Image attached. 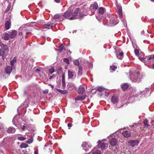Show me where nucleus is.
<instances>
[{
  "mask_svg": "<svg viewBox=\"0 0 154 154\" xmlns=\"http://www.w3.org/2000/svg\"><path fill=\"white\" fill-rule=\"evenodd\" d=\"M82 74V68L81 67L79 66L78 72V75L80 76Z\"/></svg>",
  "mask_w": 154,
  "mask_h": 154,
  "instance_id": "2f4dec72",
  "label": "nucleus"
},
{
  "mask_svg": "<svg viewBox=\"0 0 154 154\" xmlns=\"http://www.w3.org/2000/svg\"><path fill=\"white\" fill-rule=\"evenodd\" d=\"M2 37L5 40H8L10 38L9 34L7 33H4L2 36Z\"/></svg>",
  "mask_w": 154,
  "mask_h": 154,
  "instance_id": "2eb2a0df",
  "label": "nucleus"
},
{
  "mask_svg": "<svg viewBox=\"0 0 154 154\" xmlns=\"http://www.w3.org/2000/svg\"><path fill=\"white\" fill-rule=\"evenodd\" d=\"M123 23L124 24V25L125 26V25H126V22L125 21H123Z\"/></svg>",
  "mask_w": 154,
  "mask_h": 154,
  "instance_id": "4d7b16f0",
  "label": "nucleus"
},
{
  "mask_svg": "<svg viewBox=\"0 0 154 154\" xmlns=\"http://www.w3.org/2000/svg\"><path fill=\"white\" fill-rule=\"evenodd\" d=\"M26 128V126L24 125H23L22 127V129L23 130H24Z\"/></svg>",
  "mask_w": 154,
  "mask_h": 154,
  "instance_id": "603ef678",
  "label": "nucleus"
},
{
  "mask_svg": "<svg viewBox=\"0 0 154 154\" xmlns=\"http://www.w3.org/2000/svg\"><path fill=\"white\" fill-rule=\"evenodd\" d=\"M129 87L128 85L127 84L125 83L122 85V88L124 90H125L127 89Z\"/></svg>",
  "mask_w": 154,
  "mask_h": 154,
  "instance_id": "cd10ccee",
  "label": "nucleus"
},
{
  "mask_svg": "<svg viewBox=\"0 0 154 154\" xmlns=\"http://www.w3.org/2000/svg\"><path fill=\"white\" fill-rule=\"evenodd\" d=\"M26 139V138L22 137H18V139L21 141L25 140Z\"/></svg>",
  "mask_w": 154,
  "mask_h": 154,
  "instance_id": "79ce46f5",
  "label": "nucleus"
},
{
  "mask_svg": "<svg viewBox=\"0 0 154 154\" xmlns=\"http://www.w3.org/2000/svg\"><path fill=\"white\" fill-rule=\"evenodd\" d=\"M55 2L57 3H59L60 2V0H55Z\"/></svg>",
  "mask_w": 154,
  "mask_h": 154,
  "instance_id": "864d4df0",
  "label": "nucleus"
},
{
  "mask_svg": "<svg viewBox=\"0 0 154 154\" xmlns=\"http://www.w3.org/2000/svg\"><path fill=\"white\" fill-rule=\"evenodd\" d=\"M104 89L103 88L101 87H99L97 88V90L98 91L101 92L104 91Z\"/></svg>",
  "mask_w": 154,
  "mask_h": 154,
  "instance_id": "e433bc0d",
  "label": "nucleus"
},
{
  "mask_svg": "<svg viewBox=\"0 0 154 154\" xmlns=\"http://www.w3.org/2000/svg\"><path fill=\"white\" fill-rule=\"evenodd\" d=\"M44 22V20H42V23H43Z\"/></svg>",
  "mask_w": 154,
  "mask_h": 154,
  "instance_id": "69168bd1",
  "label": "nucleus"
},
{
  "mask_svg": "<svg viewBox=\"0 0 154 154\" xmlns=\"http://www.w3.org/2000/svg\"><path fill=\"white\" fill-rule=\"evenodd\" d=\"M118 100V98L116 95L112 96L111 98V102L113 104L116 103L117 102Z\"/></svg>",
  "mask_w": 154,
  "mask_h": 154,
  "instance_id": "ddd939ff",
  "label": "nucleus"
},
{
  "mask_svg": "<svg viewBox=\"0 0 154 154\" xmlns=\"http://www.w3.org/2000/svg\"><path fill=\"white\" fill-rule=\"evenodd\" d=\"M49 85L50 86L51 88H54V86L52 85L51 84H49Z\"/></svg>",
  "mask_w": 154,
  "mask_h": 154,
  "instance_id": "6e6d98bb",
  "label": "nucleus"
},
{
  "mask_svg": "<svg viewBox=\"0 0 154 154\" xmlns=\"http://www.w3.org/2000/svg\"><path fill=\"white\" fill-rule=\"evenodd\" d=\"M33 141V139L32 138H31L30 139H29L26 143L28 144H30L32 143Z\"/></svg>",
  "mask_w": 154,
  "mask_h": 154,
  "instance_id": "4c0bfd02",
  "label": "nucleus"
},
{
  "mask_svg": "<svg viewBox=\"0 0 154 154\" xmlns=\"http://www.w3.org/2000/svg\"><path fill=\"white\" fill-rule=\"evenodd\" d=\"M29 146L28 144L25 143H22L20 145V147L21 148H26L28 147Z\"/></svg>",
  "mask_w": 154,
  "mask_h": 154,
  "instance_id": "c756f323",
  "label": "nucleus"
},
{
  "mask_svg": "<svg viewBox=\"0 0 154 154\" xmlns=\"http://www.w3.org/2000/svg\"><path fill=\"white\" fill-rule=\"evenodd\" d=\"M55 75L54 74H53L51 76L49 77V79L50 80L52 79L53 78H54Z\"/></svg>",
  "mask_w": 154,
  "mask_h": 154,
  "instance_id": "09e8293b",
  "label": "nucleus"
},
{
  "mask_svg": "<svg viewBox=\"0 0 154 154\" xmlns=\"http://www.w3.org/2000/svg\"><path fill=\"white\" fill-rule=\"evenodd\" d=\"M0 46L1 47L3 48L4 50H7L8 51L9 50L8 48L7 47V45L4 44L3 43H1L0 44Z\"/></svg>",
  "mask_w": 154,
  "mask_h": 154,
  "instance_id": "b1692460",
  "label": "nucleus"
},
{
  "mask_svg": "<svg viewBox=\"0 0 154 154\" xmlns=\"http://www.w3.org/2000/svg\"><path fill=\"white\" fill-rule=\"evenodd\" d=\"M11 8V6L10 5H8V6L6 9L5 11V13H7L10 10Z\"/></svg>",
  "mask_w": 154,
  "mask_h": 154,
  "instance_id": "c03bdc74",
  "label": "nucleus"
},
{
  "mask_svg": "<svg viewBox=\"0 0 154 154\" xmlns=\"http://www.w3.org/2000/svg\"><path fill=\"white\" fill-rule=\"evenodd\" d=\"M14 69V67H12L11 66H7L5 67V72L6 74H10L12 69Z\"/></svg>",
  "mask_w": 154,
  "mask_h": 154,
  "instance_id": "1a4fd4ad",
  "label": "nucleus"
},
{
  "mask_svg": "<svg viewBox=\"0 0 154 154\" xmlns=\"http://www.w3.org/2000/svg\"><path fill=\"white\" fill-rule=\"evenodd\" d=\"M82 146L83 149L86 151L88 150L89 149L91 148V145L88 144V143L86 142H84L82 143Z\"/></svg>",
  "mask_w": 154,
  "mask_h": 154,
  "instance_id": "6e6552de",
  "label": "nucleus"
},
{
  "mask_svg": "<svg viewBox=\"0 0 154 154\" xmlns=\"http://www.w3.org/2000/svg\"><path fill=\"white\" fill-rule=\"evenodd\" d=\"M56 89L60 93L63 94H66L68 93V92L66 90H62L57 88H56Z\"/></svg>",
  "mask_w": 154,
  "mask_h": 154,
  "instance_id": "bb28decb",
  "label": "nucleus"
},
{
  "mask_svg": "<svg viewBox=\"0 0 154 154\" xmlns=\"http://www.w3.org/2000/svg\"><path fill=\"white\" fill-rule=\"evenodd\" d=\"M85 89H87V86L86 85H81L79 88L78 93L79 94H82L85 91Z\"/></svg>",
  "mask_w": 154,
  "mask_h": 154,
  "instance_id": "0eeeda50",
  "label": "nucleus"
},
{
  "mask_svg": "<svg viewBox=\"0 0 154 154\" xmlns=\"http://www.w3.org/2000/svg\"><path fill=\"white\" fill-rule=\"evenodd\" d=\"M38 154V149H37L34 152V154Z\"/></svg>",
  "mask_w": 154,
  "mask_h": 154,
  "instance_id": "8fccbe9b",
  "label": "nucleus"
},
{
  "mask_svg": "<svg viewBox=\"0 0 154 154\" xmlns=\"http://www.w3.org/2000/svg\"><path fill=\"white\" fill-rule=\"evenodd\" d=\"M72 124L71 123H69L68 124V126L69 127H72Z\"/></svg>",
  "mask_w": 154,
  "mask_h": 154,
  "instance_id": "3c124183",
  "label": "nucleus"
},
{
  "mask_svg": "<svg viewBox=\"0 0 154 154\" xmlns=\"http://www.w3.org/2000/svg\"><path fill=\"white\" fill-rule=\"evenodd\" d=\"M85 98V95H80L76 97L75 98V100H82Z\"/></svg>",
  "mask_w": 154,
  "mask_h": 154,
  "instance_id": "a211bd4d",
  "label": "nucleus"
},
{
  "mask_svg": "<svg viewBox=\"0 0 154 154\" xmlns=\"http://www.w3.org/2000/svg\"><path fill=\"white\" fill-rule=\"evenodd\" d=\"M64 48V46L63 45H61L60 46H59V49L58 50V51L59 52H61L62 50H63Z\"/></svg>",
  "mask_w": 154,
  "mask_h": 154,
  "instance_id": "c9c22d12",
  "label": "nucleus"
},
{
  "mask_svg": "<svg viewBox=\"0 0 154 154\" xmlns=\"http://www.w3.org/2000/svg\"><path fill=\"white\" fill-rule=\"evenodd\" d=\"M69 53H70V54L71 53V51H69Z\"/></svg>",
  "mask_w": 154,
  "mask_h": 154,
  "instance_id": "338daca9",
  "label": "nucleus"
},
{
  "mask_svg": "<svg viewBox=\"0 0 154 154\" xmlns=\"http://www.w3.org/2000/svg\"><path fill=\"white\" fill-rule=\"evenodd\" d=\"M138 140H131L128 142V145L132 147H134L135 146H137L139 143Z\"/></svg>",
  "mask_w": 154,
  "mask_h": 154,
  "instance_id": "39448f33",
  "label": "nucleus"
},
{
  "mask_svg": "<svg viewBox=\"0 0 154 154\" xmlns=\"http://www.w3.org/2000/svg\"><path fill=\"white\" fill-rule=\"evenodd\" d=\"M98 143V147L100 148L102 150L106 149L108 147V142L106 140H103L101 141L99 140Z\"/></svg>",
  "mask_w": 154,
  "mask_h": 154,
  "instance_id": "f03ea898",
  "label": "nucleus"
},
{
  "mask_svg": "<svg viewBox=\"0 0 154 154\" xmlns=\"http://www.w3.org/2000/svg\"><path fill=\"white\" fill-rule=\"evenodd\" d=\"M36 71H38V69H37L36 70Z\"/></svg>",
  "mask_w": 154,
  "mask_h": 154,
  "instance_id": "0e129e2a",
  "label": "nucleus"
},
{
  "mask_svg": "<svg viewBox=\"0 0 154 154\" xmlns=\"http://www.w3.org/2000/svg\"><path fill=\"white\" fill-rule=\"evenodd\" d=\"M92 154H101L100 150L97 148H94L92 150Z\"/></svg>",
  "mask_w": 154,
  "mask_h": 154,
  "instance_id": "f3484780",
  "label": "nucleus"
},
{
  "mask_svg": "<svg viewBox=\"0 0 154 154\" xmlns=\"http://www.w3.org/2000/svg\"><path fill=\"white\" fill-rule=\"evenodd\" d=\"M117 142V139L115 138H113L111 139L110 142V144L112 146H114L116 145Z\"/></svg>",
  "mask_w": 154,
  "mask_h": 154,
  "instance_id": "6ab92c4d",
  "label": "nucleus"
},
{
  "mask_svg": "<svg viewBox=\"0 0 154 154\" xmlns=\"http://www.w3.org/2000/svg\"><path fill=\"white\" fill-rule=\"evenodd\" d=\"M122 135L125 137H128L131 135V133L128 131H124L122 132Z\"/></svg>",
  "mask_w": 154,
  "mask_h": 154,
  "instance_id": "aec40b11",
  "label": "nucleus"
},
{
  "mask_svg": "<svg viewBox=\"0 0 154 154\" xmlns=\"http://www.w3.org/2000/svg\"><path fill=\"white\" fill-rule=\"evenodd\" d=\"M16 57H14L13 60L10 62L11 66L12 67L15 68L14 66V63H16Z\"/></svg>",
  "mask_w": 154,
  "mask_h": 154,
  "instance_id": "4be33fe9",
  "label": "nucleus"
},
{
  "mask_svg": "<svg viewBox=\"0 0 154 154\" xmlns=\"http://www.w3.org/2000/svg\"><path fill=\"white\" fill-rule=\"evenodd\" d=\"M9 33H10L9 34L10 38H15L17 34V32L15 30H12L9 32Z\"/></svg>",
  "mask_w": 154,
  "mask_h": 154,
  "instance_id": "9b49d317",
  "label": "nucleus"
},
{
  "mask_svg": "<svg viewBox=\"0 0 154 154\" xmlns=\"http://www.w3.org/2000/svg\"><path fill=\"white\" fill-rule=\"evenodd\" d=\"M54 71V68L52 67L49 69V72L50 74H52Z\"/></svg>",
  "mask_w": 154,
  "mask_h": 154,
  "instance_id": "a19ab883",
  "label": "nucleus"
},
{
  "mask_svg": "<svg viewBox=\"0 0 154 154\" xmlns=\"http://www.w3.org/2000/svg\"><path fill=\"white\" fill-rule=\"evenodd\" d=\"M11 20L10 19H7L5 24V28L6 30L8 29L11 27Z\"/></svg>",
  "mask_w": 154,
  "mask_h": 154,
  "instance_id": "f8f14e48",
  "label": "nucleus"
},
{
  "mask_svg": "<svg viewBox=\"0 0 154 154\" xmlns=\"http://www.w3.org/2000/svg\"><path fill=\"white\" fill-rule=\"evenodd\" d=\"M79 11V8H77L75 11L73 13H72L71 11H67L63 13V16L65 18L67 19L69 18V19L70 20L75 19L79 18L78 16Z\"/></svg>",
  "mask_w": 154,
  "mask_h": 154,
  "instance_id": "f257e3e1",
  "label": "nucleus"
},
{
  "mask_svg": "<svg viewBox=\"0 0 154 154\" xmlns=\"http://www.w3.org/2000/svg\"><path fill=\"white\" fill-rule=\"evenodd\" d=\"M63 61L67 64H69V60L68 59L66 58H64L63 59Z\"/></svg>",
  "mask_w": 154,
  "mask_h": 154,
  "instance_id": "37998d69",
  "label": "nucleus"
},
{
  "mask_svg": "<svg viewBox=\"0 0 154 154\" xmlns=\"http://www.w3.org/2000/svg\"><path fill=\"white\" fill-rule=\"evenodd\" d=\"M116 56L118 58L122 59L123 57V53L122 52H120L119 54L117 53Z\"/></svg>",
  "mask_w": 154,
  "mask_h": 154,
  "instance_id": "5701e85b",
  "label": "nucleus"
},
{
  "mask_svg": "<svg viewBox=\"0 0 154 154\" xmlns=\"http://www.w3.org/2000/svg\"><path fill=\"white\" fill-rule=\"evenodd\" d=\"M117 66H110V71L112 72H114L115 70L117 69Z\"/></svg>",
  "mask_w": 154,
  "mask_h": 154,
  "instance_id": "7c9ffc66",
  "label": "nucleus"
},
{
  "mask_svg": "<svg viewBox=\"0 0 154 154\" xmlns=\"http://www.w3.org/2000/svg\"><path fill=\"white\" fill-rule=\"evenodd\" d=\"M98 7L97 3L95 2L93 4H91L90 6L91 9L95 11L97 9Z\"/></svg>",
  "mask_w": 154,
  "mask_h": 154,
  "instance_id": "4468645a",
  "label": "nucleus"
},
{
  "mask_svg": "<svg viewBox=\"0 0 154 154\" xmlns=\"http://www.w3.org/2000/svg\"><path fill=\"white\" fill-rule=\"evenodd\" d=\"M62 81H65V77L64 74L62 75Z\"/></svg>",
  "mask_w": 154,
  "mask_h": 154,
  "instance_id": "49530a36",
  "label": "nucleus"
},
{
  "mask_svg": "<svg viewBox=\"0 0 154 154\" xmlns=\"http://www.w3.org/2000/svg\"><path fill=\"white\" fill-rule=\"evenodd\" d=\"M130 126L132 128V127H134V125H131V126L130 125Z\"/></svg>",
  "mask_w": 154,
  "mask_h": 154,
  "instance_id": "052dcab7",
  "label": "nucleus"
},
{
  "mask_svg": "<svg viewBox=\"0 0 154 154\" xmlns=\"http://www.w3.org/2000/svg\"><path fill=\"white\" fill-rule=\"evenodd\" d=\"M153 69H154V63L152 64Z\"/></svg>",
  "mask_w": 154,
  "mask_h": 154,
  "instance_id": "680f3d73",
  "label": "nucleus"
},
{
  "mask_svg": "<svg viewBox=\"0 0 154 154\" xmlns=\"http://www.w3.org/2000/svg\"><path fill=\"white\" fill-rule=\"evenodd\" d=\"M52 24H47L44 25V27L45 28L48 29H49L52 28Z\"/></svg>",
  "mask_w": 154,
  "mask_h": 154,
  "instance_id": "473e14b6",
  "label": "nucleus"
},
{
  "mask_svg": "<svg viewBox=\"0 0 154 154\" xmlns=\"http://www.w3.org/2000/svg\"><path fill=\"white\" fill-rule=\"evenodd\" d=\"M142 55H143V57H144V54H143V53H142Z\"/></svg>",
  "mask_w": 154,
  "mask_h": 154,
  "instance_id": "e2e57ef3",
  "label": "nucleus"
},
{
  "mask_svg": "<svg viewBox=\"0 0 154 154\" xmlns=\"http://www.w3.org/2000/svg\"><path fill=\"white\" fill-rule=\"evenodd\" d=\"M43 93L44 94H47L48 92V89L45 90L44 91H43Z\"/></svg>",
  "mask_w": 154,
  "mask_h": 154,
  "instance_id": "de8ad7c7",
  "label": "nucleus"
},
{
  "mask_svg": "<svg viewBox=\"0 0 154 154\" xmlns=\"http://www.w3.org/2000/svg\"><path fill=\"white\" fill-rule=\"evenodd\" d=\"M42 138H40L39 137V141H40V140H42Z\"/></svg>",
  "mask_w": 154,
  "mask_h": 154,
  "instance_id": "13d9d810",
  "label": "nucleus"
},
{
  "mask_svg": "<svg viewBox=\"0 0 154 154\" xmlns=\"http://www.w3.org/2000/svg\"><path fill=\"white\" fill-rule=\"evenodd\" d=\"M140 74L139 72L137 71L134 75H132L130 77V79L134 82H139L140 81Z\"/></svg>",
  "mask_w": 154,
  "mask_h": 154,
  "instance_id": "7ed1b4c3",
  "label": "nucleus"
},
{
  "mask_svg": "<svg viewBox=\"0 0 154 154\" xmlns=\"http://www.w3.org/2000/svg\"><path fill=\"white\" fill-rule=\"evenodd\" d=\"M5 50L3 49H0V56L2 57V59L3 60L4 59V56L5 54Z\"/></svg>",
  "mask_w": 154,
  "mask_h": 154,
  "instance_id": "393cba45",
  "label": "nucleus"
},
{
  "mask_svg": "<svg viewBox=\"0 0 154 154\" xmlns=\"http://www.w3.org/2000/svg\"><path fill=\"white\" fill-rule=\"evenodd\" d=\"M39 72H40V69H39Z\"/></svg>",
  "mask_w": 154,
  "mask_h": 154,
  "instance_id": "774afa93",
  "label": "nucleus"
},
{
  "mask_svg": "<svg viewBox=\"0 0 154 154\" xmlns=\"http://www.w3.org/2000/svg\"><path fill=\"white\" fill-rule=\"evenodd\" d=\"M118 21L115 20L113 19H111L110 20V23L113 25H116L118 23Z\"/></svg>",
  "mask_w": 154,
  "mask_h": 154,
  "instance_id": "c85d7f7f",
  "label": "nucleus"
},
{
  "mask_svg": "<svg viewBox=\"0 0 154 154\" xmlns=\"http://www.w3.org/2000/svg\"><path fill=\"white\" fill-rule=\"evenodd\" d=\"M152 59H154V55H152Z\"/></svg>",
  "mask_w": 154,
  "mask_h": 154,
  "instance_id": "bf43d9fd",
  "label": "nucleus"
},
{
  "mask_svg": "<svg viewBox=\"0 0 154 154\" xmlns=\"http://www.w3.org/2000/svg\"><path fill=\"white\" fill-rule=\"evenodd\" d=\"M74 64L77 66H78L79 64V60H76L74 62Z\"/></svg>",
  "mask_w": 154,
  "mask_h": 154,
  "instance_id": "58836bf2",
  "label": "nucleus"
},
{
  "mask_svg": "<svg viewBox=\"0 0 154 154\" xmlns=\"http://www.w3.org/2000/svg\"><path fill=\"white\" fill-rule=\"evenodd\" d=\"M60 15L59 14H57L54 15V18L55 19H58L60 18Z\"/></svg>",
  "mask_w": 154,
  "mask_h": 154,
  "instance_id": "ea45409f",
  "label": "nucleus"
},
{
  "mask_svg": "<svg viewBox=\"0 0 154 154\" xmlns=\"http://www.w3.org/2000/svg\"><path fill=\"white\" fill-rule=\"evenodd\" d=\"M148 121L147 120H145L144 121L143 123L145 127H148L149 125L148 124Z\"/></svg>",
  "mask_w": 154,
  "mask_h": 154,
  "instance_id": "72a5a7b5",
  "label": "nucleus"
},
{
  "mask_svg": "<svg viewBox=\"0 0 154 154\" xmlns=\"http://www.w3.org/2000/svg\"><path fill=\"white\" fill-rule=\"evenodd\" d=\"M68 78L69 79H75L76 77V74L75 72L69 70L68 71Z\"/></svg>",
  "mask_w": 154,
  "mask_h": 154,
  "instance_id": "9d476101",
  "label": "nucleus"
},
{
  "mask_svg": "<svg viewBox=\"0 0 154 154\" xmlns=\"http://www.w3.org/2000/svg\"><path fill=\"white\" fill-rule=\"evenodd\" d=\"M62 86L63 89L65 88L66 87V83L65 81H62Z\"/></svg>",
  "mask_w": 154,
  "mask_h": 154,
  "instance_id": "a18cd8bd",
  "label": "nucleus"
},
{
  "mask_svg": "<svg viewBox=\"0 0 154 154\" xmlns=\"http://www.w3.org/2000/svg\"><path fill=\"white\" fill-rule=\"evenodd\" d=\"M28 32H27L26 31L23 30L22 32H19V35H21L22 37H23V35L24 34H25V38H26L27 36L26 35L28 34Z\"/></svg>",
  "mask_w": 154,
  "mask_h": 154,
  "instance_id": "412c9836",
  "label": "nucleus"
},
{
  "mask_svg": "<svg viewBox=\"0 0 154 154\" xmlns=\"http://www.w3.org/2000/svg\"><path fill=\"white\" fill-rule=\"evenodd\" d=\"M116 6L118 10V14L119 17L121 19L122 15V7L120 4H116Z\"/></svg>",
  "mask_w": 154,
  "mask_h": 154,
  "instance_id": "423d86ee",
  "label": "nucleus"
},
{
  "mask_svg": "<svg viewBox=\"0 0 154 154\" xmlns=\"http://www.w3.org/2000/svg\"><path fill=\"white\" fill-rule=\"evenodd\" d=\"M7 131L9 134H12L15 132V129L13 127H10L8 128Z\"/></svg>",
  "mask_w": 154,
  "mask_h": 154,
  "instance_id": "dca6fc26",
  "label": "nucleus"
},
{
  "mask_svg": "<svg viewBox=\"0 0 154 154\" xmlns=\"http://www.w3.org/2000/svg\"><path fill=\"white\" fill-rule=\"evenodd\" d=\"M98 11L100 14H103L105 11V10L103 7H100L98 10Z\"/></svg>",
  "mask_w": 154,
  "mask_h": 154,
  "instance_id": "a878e982",
  "label": "nucleus"
},
{
  "mask_svg": "<svg viewBox=\"0 0 154 154\" xmlns=\"http://www.w3.org/2000/svg\"><path fill=\"white\" fill-rule=\"evenodd\" d=\"M139 59L141 61L144 62L145 65H148L147 63H146V61H148L152 59V55L146 57L145 58L139 57Z\"/></svg>",
  "mask_w": 154,
  "mask_h": 154,
  "instance_id": "20e7f679",
  "label": "nucleus"
},
{
  "mask_svg": "<svg viewBox=\"0 0 154 154\" xmlns=\"http://www.w3.org/2000/svg\"><path fill=\"white\" fill-rule=\"evenodd\" d=\"M134 52L135 55L137 56H138V55L139 52V49L138 48H137L135 49Z\"/></svg>",
  "mask_w": 154,
  "mask_h": 154,
  "instance_id": "f704fd0d",
  "label": "nucleus"
},
{
  "mask_svg": "<svg viewBox=\"0 0 154 154\" xmlns=\"http://www.w3.org/2000/svg\"><path fill=\"white\" fill-rule=\"evenodd\" d=\"M144 34V31H143L141 32V34L143 35Z\"/></svg>",
  "mask_w": 154,
  "mask_h": 154,
  "instance_id": "5fc2aeb1",
  "label": "nucleus"
}]
</instances>
